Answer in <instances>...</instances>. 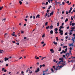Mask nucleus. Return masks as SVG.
<instances>
[{
    "instance_id": "obj_8",
    "label": "nucleus",
    "mask_w": 75,
    "mask_h": 75,
    "mask_svg": "<svg viewBox=\"0 0 75 75\" xmlns=\"http://www.w3.org/2000/svg\"><path fill=\"white\" fill-rule=\"evenodd\" d=\"M50 51L52 53H54V51L53 48L50 49Z\"/></svg>"
},
{
    "instance_id": "obj_12",
    "label": "nucleus",
    "mask_w": 75,
    "mask_h": 75,
    "mask_svg": "<svg viewBox=\"0 0 75 75\" xmlns=\"http://www.w3.org/2000/svg\"><path fill=\"white\" fill-rule=\"evenodd\" d=\"M53 13H54V11H52V12H50V16H52Z\"/></svg>"
},
{
    "instance_id": "obj_29",
    "label": "nucleus",
    "mask_w": 75,
    "mask_h": 75,
    "mask_svg": "<svg viewBox=\"0 0 75 75\" xmlns=\"http://www.w3.org/2000/svg\"><path fill=\"white\" fill-rule=\"evenodd\" d=\"M51 70L52 71V72H54V71L53 68H51Z\"/></svg>"
},
{
    "instance_id": "obj_31",
    "label": "nucleus",
    "mask_w": 75,
    "mask_h": 75,
    "mask_svg": "<svg viewBox=\"0 0 75 75\" xmlns=\"http://www.w3.org/2000/svg\"><path fill=\"white\" fill-rule=\"evenodd\" d=\"M75 25V23H72L71 24V25L72 26H74Z\"/></svg>"
},
{
    "instance_id": "obj_33",
    "label": "nucleus",
    "mask_w": 75,
    "mask_h": 75,
    "mask_svg": "<svg viewBox=\"0 0 75 75\" xmlns=\"http://www.w3.org/2000/svg\"><path fill=\"white\" fill-rule=\"evenodd\" d=\"M4 51L3 50H0V52H1V53H2Z\"/></svg>"
},
{
    "instance_id": "obj_38",
    "label": "nucleus",
    "mask_w": 75,
    "mask_h": 75,
    "mask_svg": "<svg viewBox=\"0 0 75 75\" xmlns=\"http://www.w3.org/2000/svg\"><path fill=\"white\" fill-rule=\"evenodd\" d=\"M48 22H46V23H45V25L46 26V25H47L48 24Z\"/></svg>"
},
{
    "instance_id": "obj_5",
    "label": "nucleus",
    "mask_w": 75,
    "mask_h": 75,
    "mask_svg": "<svg viewBox=\"0 0 75 75\" xmlns=\"http://www.w3.org/2000/svg\"><path fill=\"white\" fill-rule=\"evenodd\" d=\"M59 33L61 35H62L63 34V30H61V29H59Z\"/></svg>"
},
{
    "instance_id": "obj_15",
    "label": "nucleus",
    "mask_w": 75,
    "mask_h": 75,
    "mask_svg": "<svg viewBox=\"0 0 75 75\" xmlns=\"http://www.w3.org/2000/svg\"><path fill=\"white\" fill-rule=\"evenodd\" d=\"M53 28V25H50V29L51 30Z\"/></svg>"
},
{
    "instance_id": "obj_37",
    "label": "nucleus",
    "mask_w": 75,
    "mask_h": 75,
    "mask_svg": "<svg viewBox=\"0 0 75 75\" xmlns=\"http://www.w3.org/2000/svg\"><path fill=\"white\" fill-rule=\"evenodd\" d=\"M71 50H70L69 51V53H70V54H71Z\"/></svg>"
},
{
    "instance_id": "obj_39",
    "label": "nucleus",
    "mask_w": 75,
    "mask_h": 75,
    "mask_svg": "<svg viewBox=\"0 0 75 75\" xmlns=\"http://www.w3.org/2000/svg\"><path fill=\"white\" fill-rule=\"evenodd\" d=\"M66 14H69V12H68V11H66Z\"/></svg>"
},
{
    "instance_id": "obj_11",
    "label": "nucleus",
    "mask_w": 75,
    "mask_h": 75,
    "mask_svg": "<svg viewBox=\"0 0 75 75\" xmlns=\"http://www.w3.org/2000/svg\"><path fill=\"white\" fill-rule=\"evenodd\" d=\"M45 64H43V65H40V68H41L42 67H45Z\"/></svg>"
},
{
    "instance_id": "obj_48",
    "label": "nucleus",
    "mask_w": 75,
    "mask_h": 75,
    "mask_svg": "<svg viewBox=\"0 0 75 75\" xmlns=\"http://www.w3.org/2000/svg\"><path fill=\"white\" fill-rule=\"evenodd\" d=\"M21 32L22 34H23L24 33V31H21Z\"/></svg>"
},
{
    "instance_id": "obj_4",
    "label": "nucleus",
    "mask_w": 75,
    "mask_h": 75,
    "mask_svg": "<svg viewBox=\"0 0 75 75\" xmlns=\"http://www.w3.org/2000/svg\"><path fill=\"white\" fill-rule=\"evenodd\" d=\"M74 29H75V27H71V30H70L69 32V35H71L72 34V32L74 31Z\"/></svg>"
},
{
    "instance_id": "obj_32",
    "label": "nucleus",
    "mask_w": 75,
    "mask_h": 75,
    "mask_svg": "<svg viewBox=\"0 0 75 75\" xmlns=\"http://www.w3.org/2000/svg\"><path fill=\"white\" fill-rule=\"evenodd\" d=\"M50 27H49V26H48L47 27H46V29H48V28H50Z\"/></svg>"
},
{
    "instance_id": "obj_17",
    "label": "nucleus",
    "mask_w": 75,
    "mask_h": 75,
    "mask_svg": "<svg viewBox=\"0 0 75 75\" xmlns=\"http://www.w3.org/2000/svg\"><path fill=\"white\" fill-rule=\"evenodd\" d=\"M3 8V6H0V10H2Z\"/></svg>"
},
{
    "instance_id": "obj_41",
    "label": "nucleus",
    "mask_w": 75,
    "mask_h": 75,
    "mask_svg": "<svg viewBox=\"0 0 75 75\" xmlns=\"http://www.w3.org/2000/svg\"><path fill=\"white\" fill-rule=\"evenodd\" d=\"M51 7H52V6H51H51H50L48 8V9H50V8H51Z\"/></svg>"
},
{
    "instance_id": "obj_28",
    "label": "nucleus",
    "mask_w": 75,
    "mask_h": 75,
    "mask_svg": "<svg viewBox=\"0 0 75 75\" xmlns=\"http://www.w3.org/2000/svg\"><path fill=\"white\" fill-rule=\"evenodd\" d=\"M58 37H56V41H58L59 39H58Z\"/></svg>"
},
{
    "instance_id": "obj_1",
    "label": "nucleus",
    "mask_w": 75,
    "mask_h": 75,
    "mask_svg": "<svg viewBox=\"0 0 75 75\" xmlns=\"http://www.w3.org/2000/svg\"><path fill=\"white\" fill-rule=\"evenodd\" d=\"M67 64V62L65 61H64L63 62V63L62 64V65H61L60 66L58 65L57 67L56 68V70L57 71L58 69H59L61 68H62L63 67H64V66H66Z\"/></svg>"
},
{
    "instance_id": "obj_22",
    "label": "nucleus",
    "mask_w": 75,
    "mask_h": 75,
    "mask_svg": "<svg viewBox=\"0 0 75 75\" xmlns=\"http://www.w3.org/2000/svg\"><path fill=\"white\" fill-rule=\"evenodd\" d=\"M45 34L44 33L42 35V38H44V37H45Z\"/></svg>"
},
{
    "instance_id": "obj_23",
    "label": "nucleus",
    "mask_w": 75,
    "mask_h": 75,
    "mask_svg": "<svg viewBox=\"0 0 75 75\" xmlns=\"http://www.w3.org/2000/svg\"><path fill=\"white\" fill-rule=\"evenodd\" d=\"M53 44H54L55 45H57V42H55V41L53 42Z\"/></svg>"
},
{
    "instance_id": "obj_40",
    "label": "nucleus",
    "mask_w": 75,
    "mask_h": 75,
    "mask_svg": "<svg viewBox=\"0 0 75 75\" xmlns=\"http://www.w3.org/2000/svg\"><path fill=\"white\" fill-rule=\"evenodd\" d=\"M57 27H58L59 26V23H57Z\"/></svg>"
},
{
    "instance_id": "obj_36",
    "label": "nucleus",
    "mask_w": 75,
    "mask_h": 75,
    "mask_svg": "<svg viewBox=\"0 0 75 75\" xmlns=\"http://www.w3.org/2000/svg\"><path fill=\"white\" fill-rule=\"evenodd\" d=\"M73 36L74 37V39H75V34H74L73 35Z\"/></svg>"
},
{
    "instance_id": "obj_24",
    "label": "nucleus",
    "mask_w": 75,
    "mask_h": 75,
    "mask_svg": "<svg viewBox=\"0 0 75 75\" xmlns=\"http://www.w3.org/2000/svg\"><path fill=\"white\" fill-rule=\"evenodd\" d=\"M50 11L49 9H47V14H49V12Z\"/></svg>"
},
{
    "instance_id": "obj_2",
    "label": "nucleus",
    "mask_w": 75,
    "mask_h": 75,
    "mask_svg": "<svg viewBox=\"0 0 75 75\" xmlns=\"http://www.w3.org/2000/svg\"><path fill=\"white\" fill-rule=\"evenodd\" d=\"M67 46L65 45V46H63V48H66L65 49V51L64 50H62V51L60 53L61 54H62L63 53H66V52H67V50H68V48H67Z\"/></svg>"
},
{
    "instance_id": "obj_26",
    "label": "nucleus",
    "mask_w": 75,
    "mask_h": 75,
    "mask_svg": "<svg viewBox=\"0 0 75 75\" xmlns=\"http://www.w3.org/2000/svg\"><path fill=\"white\" fill-rule=\"evenodd\" d=\"M58 28H55L54 29V31H55V32H56L58 30Z\"/></svg>"
},
{
    "instance_id": "obj_20",
    "label": "nucleus",
    "mask_w": 75,
    "mask_h": 75,
    "mask_svg": "<svg viewBox=\"0 0 75 75\" xmlns=\"http://www.w3.org/2000/svg\"><path fill=\"white\" fill-rule=\"evenodd\" d=\"M69 53H67L66 54V56H67V57H69Z\"/></svg>"
},
{
    "instance_id": "obj_19",
    "label": "nucleus",
    "mask_w": 75,
    "mask_h": 75,
    "mask_svg": "<svg viewBox=\"0 0 75 75\" xmlns=\"http://www.w3.org/2000/svg\"><path fill=\"white\" fill-rule=\"evenodd\" d=\"M64 28V27L62 26H62H60V27H59L60 29H62V28Z\"/></svg>"
},
{
    "instance_id": "obj_56",
    "label": "nucleus",
    "mask_w": 75,
    "mask_h": 75,
    "mask_svg": "<svg viewBox=\"0 0 75 75\" xmlns=\"http://www.w3.org/2000/svg\"><path fill=\"white\" fill-rule=\"evenodd\" d=\"M48 2H46V5H47V4H48Z\"/></svg>"
},
{
    "instance_id": "obj_21",
    "label": "nucleus",
    "mask_w": 75,
    "mask_h": 75,
    "mask_svg": "<svg viewBox=\"0 0 75 75\" xmlns=\"http://www.w3.org/2000/svg\"><path fill=\"white\" fill-rule=\"evenodd\" d=\"M19 3H20V5H21V4L22 3V2L21 1H19Z\"/></svg>"
},
{
    "instance_id": "obj_53",
    "label": "nucleus",
    "mask_w": 75,
    "mask_h": 75,
    "mask_svg": "<svg viewBox=\"0 0 75 75\" xmlns=\"http://www.w3.org/2000/svg\"><path fill=\"white\" fill-rule=\"evenodd\" d=\"M32 72H33L32 71H29L30 74H32Z\"/></svg>"
},
{
    "instance_id": "obj_7",
    "label": "nucleus",
    "mask_w": 75,
    "mask_h": 75,
    "mask_svg": "<svg viewBox=\"0 0 75 75\" xmlns=\"http://www.w3.org/2000/svg\"><path fill=\"white\" fill-rule=\"evenodd\" d=\"M4 59L5 61L6 62L8 60L9 58H7V57H5V58H4Z\"/></svg>"
},
{
    "instance_id": "obj_54",
    "label": "nucleus",
    "mask_w": 75,
    "mask_h": 75,
    "mask_svg": "<svg viewBox=\"0 0 75 75\" xmlns=\"http://www.w3.org/2000/svg\"><path fill=\"white\" fill-rule=\"evenodd\" d=\"M58 32H57V31H56V32H55V34H58Z\"/></svg>"
},
{
    "instance_id": "obj_50",
    "label": "nucleus",
    "mask_w": 75,
    "mask_h": 75,
    "mask_svg": "<svg viewBox=\"0 0 75 75\" xmlns=\"http://www.w3.org/2000/svg\"><path fill=\"white\" fill-rule=\"evenodd\" d=\"M64 11H62V14H64Z\"/></svg>"
},
{
    "instance_id": "obj_59",
    "label": "nucleus",
    "mask_w": 75,
    "mask_h": 75,
    "mask_svg": "<svg viewBox=\"0 0 75 75\" xmlns=\"http://www.w3.org/2000/svg\"><path fill=\"white\" fill-rule=\"evenodd\" d=\"M24 72L23 71H21V74H23Z\"/></svg>"
},
{
    "instance_id": "obj_62",
    "label": "nucleus",
    "mask_w": 75,
    "mask_h": 75,
    "mask_svg": "<svg viewBox=\"0 0 75 75\" xmlns=\"http://www.w3.org/2000/svg\"><path fill=\"white\" fill-rule=\"evenodd\" d=\"M69 50H71L72 48L71 47H70L69 48Z\"/></svg>"
},
{
    "instance_id": "obj_47",
    "label": "nucleus",
    "mask_w": 75,
    "mask_h": 75,
    "mask_svg": "<svg viewBox=\"0 0 75 75\" xmlns=\"http://www.w3.org/2000/svg\"><path fill=\"white\" fill-rule=\"evenodd\" d=\"M4 69H5V68H2V71H4Z\"/></svg>"
},
{
    "instance_id": "obj_16",
    "label": "nucleus",
    "mask_w": 75,
    "mask_h": 75,
    "mask_svg": "<svg viewBox=\"0 0 75 75\" xmlns=\"http://www.w3.org/2000/svg\"><path fill=\"white\" fill-rule=\"evenodd\" d=\"M48 69H47L45 71H43V72H47L48 71Z\"/></svg>"
},
{
    "instance_id": "obj_57",
    "label": "nucleus",
    "mask_w": 75,
    "mask_h": 75,
    "mask_svg": "<svg viewBox=\"0 0 75 75\" xmlns=\"http://www.w3.org/2000/svg\"><path fill=\"white\" fill-rule=\"evenodd\" d=\"M69 27L68 26V27H67V29H69Z\"/></svg>"
},
{
    "instance_id": "obj_18",
    "label": "nucleus",
    "mask_w": 75,
    "mask_h": 75,
    "mask_svg": "<svg viewBox=\"0 0 75 75\" xmlns=\"http://www.w3.org/2000/svg\"><path fill=\"white\" fill-rule=\"evenodd\" d=\"M50 33L51 34H52L53 33V31H52V30H51V31H50Z\"/></svg>"
},
{
    "instance_id": "obj_25",
    "label": "nucleus",
    "mask_w": 75,
    "mask_h": 75,
    "mask_svg": "<svg viewBox=\"0 0 75 75\" xmlns=\"http://www.w3.org/2000/svg\"><path fill=\"white\" fill-rule=\"evenodd\" d=\"M69 20L68 19V18H66L65 21V22H67V21H68Z\"/></svg>"
},
{
    "instance_id": "obj_34",
    "label": "nucleus",
    "mask_w": 75,
    "mask_h": 75,
    "mask_svg": "<svg viewBox=\"0 0 75 75\" xmlns=\"http://www.w3.org/2000/svg\"><path fill=\"white\" fill-rule=\"evenodd\" d=\"M62 5H65V3L64 2H62Z\"/></svg>"
},
{
    "instance_id": "obj_10",
    "label": "nucleus",
    "mask_w": 75,
    "mask_h": 75,
    "mask_svg": "<svg viewBox=\"0 0 75 75\" xmlns=\"http://www.w3.org/2000/svg\"><path fill=\"white\" fill-rule=\"evenodd\" d=\"M39 71H40L39 68H38L37 69L36 71H35V72H38Z\"/></svg>"
},
{
    "instance_id": "obj_3",
    "label": "nucleus",
    "mask_w": 75,
    "mask_h": 75,
    "mask_svg": "<svg viewBox=\"0 0 75 75\" xmlns=\"http://www.w3.org/2000/svg\"><path fill=\"white\" fill-rule=\"evenodd\" d=\"M59 60L60 61H59V62L57 63V65H59L60 64H61L62 62H64L63 58H60L59 59Z\"/></svg>"
},
{
    "instance_id": "obj_27",
    "label": "nucleus",
    "mask_w": 75,
    "mask_h": 75,
    "mask_svg": "<svg viewBox=\"0 0 75 75\" xmlns=\"http://www.w3.org/2000/svg\"><path fill=\"white\" fill-rule=\"evenodd\" d=\"M45 58H46V57H42V58L41 59V60H43Z\"/></svg>"
},
{
    "instance_id": "obj_63",
    "label": "nucleus",
    "mask_w": 75,
    "mask_h": 75,
    "mask_svg": "<svg viewBox=\"0 0 75 75\" xmlns=\"http://www.w3.org/2000/svg\"><path fill=\"white\" fill-rule=\"evenodd\" d=\"M41 44H44V41H42V42H41Z\"/></svg>"
},
{
    "instance_id": "obj_44",
    "label": "nucleus",
    "mask_w": 75,
    "mask_h": 75,
    "mask_svg": "<svg viewBox=\"0 0 75 75\" xmlns=\"http://www.w3.org/2000/svg\"><path fill=\"white\" fill-rule=\"evenodd\" d=\"M61 47H60L59 50V51H61Z\"/></svg>"
},
{
    "instance_id": "obj_55",
    "label": "nucleus",
    "mask_w": 75,
    "mask_h": 75,
    "mask_svg": "<svg viewBox=\"0 0 75 75\" xmlns=\"http://www.w3.org/2000/svg\"><path fill=\"white\" fill-rule=\"evenodd\" d=\"M6 20V18H4V19H3L2 21H5V20Z\"/></svg>"
},
{
    "instance_id": "obj_6",
    "label": "nucleus",
    "mask_w": 75,
    "mask_h": 75,
    "mask_svg": "<svg viewBox=\"0 0 75 75\" xmlns=\"http://www.w3.org/2000/svg\"><path fill=\"white\" fill-rule=\"evenodd\" d=\"M72 40L74 42H73L71 44H70L69 45V46L70 47H71V46H72V47H73V45L74 43V38H72Z\"/></svg>"
},
{
    "instance_id": "obj_42",
    "label": "nucleus",
    "mask_w": 75,
    "mask_h": 75,
    "mask_svg": "<svg viewBox=\"0 0 75 75\" xmlns=\"http://www.w3.org/2000/svg\"><path fill=\"white\" fill-rule=\"evenodd\" d=\"M52 68H54V69H55V66H54H54H53Z\"/></svg>"
},
{
    "instance_id": "obj_30",
    "label": "nucleus",
    "mask_w": 75,
    "mask_h": 75,
    "mask_svg": "<svg viewBox=\"0 0 75 75\" xmlns=\"http://www.w3.org/2000/svg\"><path fill=\"white\" fill-rule=\"evenodd\" d=\"M74 18V17H73L72 16H71V21H72L73 20Z\"/></svg>"
},
{
    "instance_id": "obj_51",
    "label": "nucleus",
    "mask_w": 75,
    "mask_h": 75,
    "mask_svg": "<svg viewBox=\"0 0 75 75\" xmlns=\"http://www.w3.org/2000/svg\"><path fill=\"white\" fill-rule=\"evenodd\" d=\"M45 45H46V44H44L43 45V47L44 46H45Z\"/></svg>"
},
{
    "instance_id": "obj_49",
    "label": "nucleus",
    "mask_w": 75,
    "mask_h": 75,
    "mask_svg": "<svg viewBox=\"0 0 75 75\" xmlns=\"http://www.w3.org/2000/svg\"><path fill=\"white\" fill-rule=\"evenodd\" d=\"M64 23H62V26H63V25H64Z\"/></svg>"
},
{
    "instance_id": "obj_43",
    "label": "nucleus",
    "mask_w": 75,
    "mask_h": 75,
    "mask_svg": "<svg viewBox=\"0 0 75 75\" xmlns=\"http://www.w3.org/2000/svg\"><path fill=\"white\" fill-rule=\"evenodd\" d=\"M69 1H68L67 2V4H69Z\"/></svg>"
},
{
    "instance_id": "obj_61",
    "label": "nucleus",
    "mask_w": 75,
    "mask_h": 75,
    "mask_svg": "<svg viewBox=\"0 0 75 75\" xmlns=\"http://www.w3.org/2000/svg\"><path fill=\"white\" fill-rule=\"evenodd\" d=\"M36 59H39V57H37L36 58Z\"/></svg>"
},
{
    "instance_id": "obj_58",
    "label": "nucleus",
    "mask_w": 75,
    "mask_h": 75,
    "mask_svg": "<svg viewBox=\"0 0 75 75\" xmlns=\"http://www.w3.org/2000/svg\"><path fill=\"white\" fill-rule=\"evenodd\" d=\"M12 42H13V43H14V44H15V42L14 41H12Z\"/></svg>"
},
{
    "instance_id": "obj_13",
    "label": "nucleus",
    "mask_w": 75,
    "mask_h": 75,
    "mask_svg": "<svg viewBox=\"0 0 75 75\" xmlns=\"http://www.w3.org/2000/svg\"><path fill=\"white\" fill-rule=\"evenodd\" d=\"M55 3H56V5H58V4H60V2H57V1H56Z\"/></svg>"
},
{
    "instance_id": "obj_64",
    "label": "nucleus",
    "mask_w": 75,
    "mask_h": 75,
    "mask_svg": "<svg viewBox=\"0 0 75 75\" xmlns=\"http://www.w3.org/2000/svg\"><path fill=\"white\" fill-rule=\"evenodd\" d=\"M50 16L49 14H47V17H49Z\"/></svg>"
},
{
    "instance_id": "obj_46",
    "label": "nucleus",
    "mask_w": 75,
    "mask_h": 75,
    "mask_svg": "<svg viewBox=\"0 0 75 75\" xmlns=\"http://www.w3.org/2000/svg\"><path fill=\"white\" fill-rule=\"evenodd\" d=\"M47 13H46V14H45V18L46 17H47Z\"/></svg>"
},
{
    "instance_id": "obj_45",
    "label": "nucleus",
    "mask_w": 75,
    "mask_h": 75,
    "mask_svg": "<svg viewBox=\"0 0 75 75\" xmlns=\"http://www.w3.org/2000/svg\"><path fill=\"white\" fill-rule=\"evenodd\" d=\"M68 34V33H65V35H67Z\"/></svg>"
},
{
    "instance_id": "obj_35",
    "label": "nucleus",
    "mask_w": 75,
    "mask_h": 75,
    "mask_svg": "<svg viewBox=\"0 0 75 75\" xmlns=\"http://www.w3.org/2000/svg\"><path fill=\"white\" fill-rule=\"evenodd\" d=\"M72 21H71V22L70 23V25H72Z\"/></svg>"
},
{
    "instance_id": "obj_9",
    "label": "nucleus",
    "mask_w": 75,
    "mask_h": 75,
    "mask_svg": "<svg viewBox=\"0 0 75 75\" xmlns=\"http://www.w3.org/2000/svg\"><path fill=\"white\" fill-rule=\"evenodd\" d=\"M72 9H73V8H72V7H71L70 8V10H69V13H71V10H72Z\"/></svg>"
},
{
    "instance_id": "obj_52",
    "label": "nucleus",
    "mask_w": 75,
    "mask_h": 75,
    "mask_svg": "<svg viewBox=\"0 0 75 75\" xmlns=\"http://www.w3.org/2000/svg\"><path fill=\"white\" fill-rule=\"evenodd\" d=\"M73 12L75 13V8H74L73 9Z\"/></svg>"
},
{
    "instance_id": "obj_60",
    "label": "nucleus",
    "mask_w": 75,
    "mask_h": 75,
    "mask_svg": "<svg viewBox=\"0 0 75 75\" xmlns=\"http://www.w3.org/2000/svg\"><path fill=\"white\" fill-rule=\"evenodd\" d=\"M56 59H53V62H56Z\"/></svg>"
},
{
    "instance_id": "obj_14",
    "label": "nucleus",
    "mask_w": 75,
    "mask_h": 75,
    "mask_svg": "<svg viewBox=\"0 0 75 75\" xmlns=\"http://www.w3.org/2000/svg\"><path fill=\"white\" fill-rule=\"evenodd\" d=\"M40 17V15L39 14H38V15H37L36 16V18H39Z\"/></svg>"
}]
</instances>
